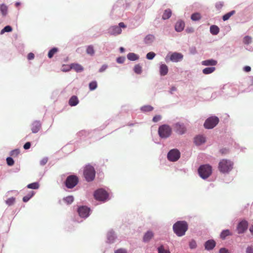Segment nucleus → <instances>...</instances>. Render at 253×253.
Instances as JSON below:
<instances>
[{"label":"nucleus","instance_id":"obj_15","mask_svg":"<svg viewBox=\"0 0 253 253\" xmlns=\"http://www.w3.org/2000/svg\"><path fill=\"white\" fill-rule=\"evenodd\" d=\"M117 239V235L115 231L112 229H109L106 234V242L112 244L115 242Z\"/></svg>","mask_w":253,"mask_h":253},{"label":"nucleus","instance_id":"obj_42","mask_svg":"<svg viewBox=\"0 0 253 253\" xmlns=\"http://www.w3.org/2000/svg\"><path fill=\"white\" fill-rule=\"evenodd\" d=\"M201 14L198 12H195L191 14V19L194 21H197L201 19Z\"/></svg>","mask_w":253,"mask_h":253},{"label":"nucleus","instance_id":"obj_27","mask_svg":"<svg viewBox=\"0 0 253 253\" xmlns=\"http://www.w3.org/2000/svg\"><path fill=\"white\" fill-rule=\"evenodd\" d=\"M155 39V36L152 34L147 35L144 39L143 42L146 44H151Z\"/></svg>","mask_w":253,"mask_h":253},{"label":"nucleus","instance_id":"obj_10","mask_svg":"<svg viewBox=\"0 0 253 253\" xmlns=\"http://www.w3.org/2000/svg\"><path fill=\"white\" fill-rule=\"evenodd\" d=\"M183 59V55L178 52H173L169 53L165 57V61L167 63L171 61L174 63H177L181 61Z\"/></svg>","mask_w":253,"mask_h":253},{"label":"nucleus","instance_id":"obj_52","mask_svg":"<svg viewBox=\"0 0 253 253\" xmlns=\"http://www.w3.org/2000/svg\"><path fill=\"white\" fill-rule=\"evenodd\" d=\"M6 163L9 166H12L14 164V161L13 159L11 157H8L6 159Z\"/></svg>","mask_w":253,"mask_h":253},{"label":"nucleus","instance_id":"obj_47","mask_svg":"<svg viewBox=\"0 0 253 253\" xmlns=\"http://www.w3.org/2000/svg\"><path fill=\"white\" fill-rule=\"evenodd\" d=\"M15 198L13 197L8 198L5 201L6 204L7 205H8V206H11L13 205L15 203Z\"/></svg>","mask_w":253,"mask_h":253},{"label":"nucleus","instance_id":"obj_32","mask_svg":"<svg viewBox=\"0 0 253 253\" xmlns=\"http://www.w3.org/2000/svg\"><path fill=\"white\" fill-rule=\"evenodd\" d=\"M210 31L212 35H217L219 32V28L217 26L212 25L210 27Z\"/></svg>","mask_w":253,"mask_h":253},{"label":"nucleus","instance_id":"obj_61","mask_svg":"<svg viewBox=\"0 0 253 253\" xmlns=\"http://www.w3.org/2000/svg\"><path fill=\"white\" fill-rule=\"evenodd\" d=\"M246 253H253V246H248L246 248Z\"/></svg>","mask_w":253,"mask_h":253},{"label":"nucleus","instance_id":"obj_38","mask_svg":"<svg viewBox=\"0 0 253 253\" xmlns=\"http://www.w3.org/2000/svg\"><path fill=\"white\" fill-rule=\"evenodd\" d=\"M59 51V49L57 47H53L51 48L48 52V57L49 58H52L54 55Z\"/></svg>","mask_w":253,"mask_h":253},{"label":"nucleus","instance_id":"obj_23","mask_svg":"<svg viewBox=\"0 0 253 253\" xmlns=\"http://www.w3.org/2000/svg\"><path fill=\"white\" fill-rule=\"evenodd\" d=\"M202 65L206 66L213 67L217 64V60L213 59H209L202 61Z\"/></svg>","mask_w":253,"mask_h":253},{"label":"nucleus","instance_id":"obj_50","mask_svg":"<svg viewBox=\"0 0 253 253\" xmlns=\"http://www.w3.org/2000/svg\"><path fill=\"white\" fill-rule=\"evenodd\" d=\"M156 56V54L153 52L150 51L147 53L146 57L148 60H152Z\"/></svg>","mask_w":253,"mask_h":253},{"label":"nucleus","instance_id":"obj_63","mask_svg":"<svg viewBox=\"0 0 253 253\" xmlns=\"http://www.w3.org/2000/svg\"><path fill=\"white\" fill-rule=\"evenodd\" d=\"M219 253H230L229 251L225 248H221L219 251Z\"/></svg>","mask_w":253,"mask_h":253},{"label":"nucleus","instance_id":"obj_51","mask_svg":"<svg viewBox=\"0 0 253 253\" xmlns=\"http://www.w3.org/2000/svg\"><path fill=\"white\" fill-rule=\"evenodd\" d=\"M224 94V92L221 91V88L219 91L214 92L212 93L211 98L212 99H215L217 96L219 95H222Z\"/></svg>","mask_w":253,"mask_h":253},{"label":"nucleus","instance_id":"obj_16","mask_svg":"<svg viewBox=\"0 0 253 253\" xmlns=\"http://www.w3.org/2000/svg\"><path fill=\"white\" fill-rule=\"evenodd\" d=\"M248 227V222L246 220L240 221L237 226V232L239 234L244 233Z\"/></svg>","mask_w":253,"mask_h":253},{"label":"nucleus","instance_id":"obj_7","mask_svg":"<svg viewBox=\"0 0 253 253\" xmlns=\"http://www.w3.org/2000/svg\"><path fill=\"white\" fill-rule=\"evenodd\" d=\"M95 173L96 172L93 166L87 165L85 167L84 170V176L87 182L92 181L95 178Z\"/></svg>","mask_w":253,"mask_h":253},{"label":"nucleus","instance_id":"obj_49","mask_svg":"<svg viewBox=\"0 0 253 253\" xmlns=\"http://www.w3.org/2000/svg\"><path fill=\"white\" fill-rule=\"evenodd\" d=\"M158 253H170V252L168 250L165 249L163 245L160 246L157 249Z\"/></svg>","mask_w":253,"mask_h":253},{"label":"nucleus","instance_id":"obj_29","mask_svg":"<svg viewBox=\"0 0 253 253\" xmlns=\"http://www.w3.org/2000/svg\"><path fill=\"white\" fill-rule=\"evenodd\" d=\"M89 134V132L88 131H86L85 130H82L78 132L77 133L76 135L78 137V138H80V139H84L87 136H88Z\"/></svg>","mask_w":253,"mask_h":253},{"label":"nucleus","instance_id":"obj_37","mask_svg":"<svg viewBox=\"0 0 253 253\" xmlns=\"http://www.w3.org/2000/svg\"><path fill=\"white\" fill-rule=\"evenodd\" d=\"M215 70L214 67H208L203 69L202 72L204 74L208 75L213 73Z\"/></svg>","mask_w":253,"mask_h":253},{"label":"nucleus","instance_id":"obj_6","mask_svg":"<svg viewBox=\"0 0 253 253\" xmlns=\"http://www.w3.org/2000/svg\"><path fill=\"white\" fill-rule=\"evenodd\" d=\"M158 132L161 138L167 139L171 135L172 128L169 125L164 124L159 126Z\"/></svg>","mask_w":253,"mask_h":253},{"label":"nucleus","instance_id":"obj_25","mask_svg":"<svg viewBox=\"0 0 253 253\" xmlns=\"http://www.w3.org/2000/svg\"><path fill=\"white\" fill-rule=\"evenodd\" d=\"M79 103V100L78 97L76 95L72 96L69 100V105L71 106H76Z\"/></svg>","mask_w":253,"mask_h":253},{"label":"nucleus","instance_id":"obj_22","mask_svg":"<svg viewBox=\"0 0 253 253\" xmlns=\"http://www.w3.org/2000/svg\"><path fill=\"white\" fill-rule=\"evenodd\" d=\"M185 23L182 20H178L175 23L174 29L177 32H182L184 28Z\"/></svg>","mask_w":253,"mask_h":253},{"label":"nucleus","instance_id":"obj_4","mask_svg":"<svg viewBox=\"0 0 253 253\" xmlns=\"http://www.w3.org/2000/svg\"><path fill=\"white\" fill-rule=\"evenodd\" d=\"M173 232L178 237L183 236L185 234L188 229L187 222L185 220H179L176 221L173 225Z\"/></svg>","mask_w":253,"mask_h":253},{"label":"nucleus","instance_id":"obj_39","mask_svg":"<svg viewBox=\"0 0 253 253\" xmlns=\"http://www.w3.org/2000/svg\"><path fill=\"white\" fill-rule=\"evenodd\" d=\"M235 10H231L229 12H227L222 16V20L223 21L228 20L231 16L233 15L235 13Z\"/></svg>","mask_w":253,"mask_h":253},{"label":"nucleus","instance_id":"obj_3","mask_svg":"<svg viewBox=\"0 0 253 253\" xmlns=\"http://www.w3.org/2000/svg\"><path fill=\"white\" fill-rule=\"evenodd\" d=\"M234 163L230 160L223 159L218 163V169L223 174H228L233 169Z\"/></svg>","mask_w":253,"mask_h":253},{"label":"nucleus","instance_id":"obj_59","mask_svg":"<svg viewBox=\"0 0 253 253\" xmlns=\"http://www.w3.org/2000/svg\"><path fill=\"white\" fill-rule=\"evenodd\" d=\"M189 52L191 54L194 55L197 53V49L196 47L192 46L189 48Z\"/></svg>","mask_w":253,"mask_h":253},{"label":"nucleus","instance_id":"obj_58","mask_svg":"<svg viewBox=\"0 0 253 253\" xmlns=\"http://www.w3.org/2000/svg\"><path fill=\"white\" fill-rule=\"evenodd\" d=\"M48 161V158L47 157H44L42 158L40 162V165L42 166H44Z\"/></svg>","mask_w":253,"mask_h":253},{"label":"nucleus","instance_id":"obj_24","mask_svg":"<svg viewBox=\"0 0 253 253\" xmlns=\"http://www.w3.org/2000/svg\"><path fill=\"white\" fill-rule=\"evenodd\" d=\"M154 237V233L151 230L147 231L146 233H145L143 237V241L144 243L149 242L151 239Z\"/></svg>","mask_w":253,"mask_h":253},{"label":"nucleus","instance_id":"obj_14","mask_svg":"<svg viewBox=\"0 0 253 253\" xmlns=\"http://www.w3.org/2000/svg\"><path fill=\"white\" fill-rule=\"evenodd\" d=\"M174 131L179 135H182L186 131V128L184 124L177 122L174 123L173 126Z\"/></svg>","mask_w":253,"mask_h":253},{"label":"nucleus","instance_id":"obj_35","mask_svg":"<svg viewBox=\"0 0 253 253\" xmlns=\"http://www.w3.org/2000/svg\"><path fill=\"white\" fill-rule=\"evenodd\" d=\"M35 194V192L34 191H30L26 196L23 197L22 200L23 202L26 203L28 202Z\"/></svg>","mask_w":253,"mask_h":253},{"label":"nucleus","instance_id":"obj_28","mask_svg":"<svg viewBox=\"0 0 253 253\" xmlns=\"http://www.w3.org/2000/svg\"><path fill=\"white\" fill-rule=\"evenodd\" d=\"M70 68L74 69L77 73H80L84 70V67L79 63H72L70 65Z\"/></svg>","mask_w":253,"mask_h":253},{"label":"nucleus","instance_id":"obj_18","mask_svg":"<svg viewBox=\"0 0 253 253\" xmlns=\"http://www.w3.org/2000/svg\"><path fill=\"white\" fill-rule=\"evenodd\" d=\"M206 141V137L203 135H197L194 138V142L196 145L200 146Z\"/></svg>","mask_w":253,"mask_h":253},{"label":"nucleus","instance_id":"obj_5","mask_svg":"<svg viewBox=\"0 0 253 253\" xmlns=\"http://www.w3.org/2000/svg\"><path fill=\"white\" fill-rule=\"evenodd\" d=\"M212 167L209 164L201 165L198 169V172L202 179L208 178L212 173Z\"/></svg>","mask_w":253,"mask_h":253},{"label":"nucleus","instance_id":"obj_12","mask_svg":"<svg viewBox=\"0 0 253 253\" xmlns=\"http://www.w3.org/2000/svg\"><path fill=\"white\" fill-rule=\"evenodd\" d=\"M221 91L224 92L226 95H229L233 96L237 92V88L235 85L231 84H224L222 87H221Z\"/></svg>","mask_w":253,"mask_h":253},{"label":"nucleus","instance_id":"obj_55","mask_svg":"<svg viewBox=\"0 0 253 253\" xmlns=\"http://www.w3.org/2000/svg\"><path fill=\"white\" fill-rule=\"evenodd\" d=\"M114 253H127V251L124 248H120L115 250Z\"/></svg>","mask_w":253,"mask_h":253},{"label":"nucleus","instance_id":"obj_54","mask_svg":"<svg viewBox=\"0 0 253 253\" xmlns=\"http://www.w3.org/2000/svg\"><path fill=\"white\" fill-rule=\"evenodd\" d=\"M223 6V2L219 1L215 3V7L218 10H220Z\"/></svg>","mask_w":253,"mask_h":253},{"label":"nucleus","instance_id":"obj_21","mask_svg":"<svg viewBox=\"0 0 253 253\" xmlns=\"http://www.w3.org/2000/svg\"><path fill=\"white\" fill-rule=\"evenodd\" d=\"M42 124L40 121L36 120L32 124L31 130L33 133H36L40 130Z\"/></svg>","mask_w":253,"mask_h":253},{"label":"nucleus","instance_id":"obj_1","mask_svg":"<svg viewBox=\"0 0 253 253\" xmlns=\"http://www.w3.org/2000/svg\"><path fill=\"white\" fill-rule=\"evenodd\" d=\"M130 6V3L127 0H118L113 5L110 13V16L113 19H116L122 17L125 10Z\"/></svg>","mask_w":253,"mask_h":253},{"label":"nucleus","instance_id":"obj_60","mask_svg":"<svg viewBox=\"0 0 253 253\" xmlns=\"http://www.w3.org/2000/svg\"><path fill=\"white\" fill-rule=\"evenodd\" d=\"M108 65L106 64H103L101 68L99 69L98 72L99 73H102L104 72L108 68Z\"/></svg>","mask_w":253,"mask_h":253},{"label":"nucleus","instance_id":"obj_13","mask_svg":"<svg viewBox=\"0 0 253 253\" xmlns=\"http://www.w3.org/2000/svg\"><path fill=\"white\" fill-rule=\"evenodd\" d=\"M180 155V152L177 149H172L168 152L167 159L170 162H174L179 160Z\"/></svg>","mask_w":253,"mask_h":253},{"label":"nucleus","instance_id":"obj_8","mask_svg":"<svg viewBox=\"0 0 253 253\" xmlns=\"http://www.w3.org/2000/svg\"><path fill=\"white\" fill-rule=\"evenodd\" d=\"M79 182L78 176L75 174L68 175L64 181V185L68 189H73Z\"/></svg>","mask_w":253,"mask_h":253},{"label":"nucleus","instance_id":"obj_36","mask_svg":"<svg viewBox=\"0 0 253 253\" xmlns=\"http://www.w3.org/2000/svg\"><path fill=\"white\" fill-rule=\"evenodd\" d=\"M8 7L4 3L0 4V11L3 16H5L7 14Z\"/></svg>","mask_w":253,"mask_h":253},{"label":"nucleus","instance_id":"obj_2","mask_svg":"<svg viewBox=\"0 0 253 253\" xmlns=\"http://www.w3.org/2000/svg\"><path fill=\"white\" fill-rule=\"evenodd\" d=\"M77 211L79 217H75L73 220L77 223H81L89 216L91 213V210L86 206L81 205L78 206Z\"/></svg>","mask_w":253,"mask_h":253},{"label":"nucleus","instance_id":"obj_26","mask_svg":"<svg viewBox=\"0 0 253 253\" xmlns=\"http://www.w3.org/2000/svg\"><path fill=\"white\" fill-rule=\"evenodd\" d=\"M169 71L168 66L165 64H161L160 66V74L162 76L166 75Z\"/></svg>","mask_w":253,"mask_h":253},{"label":"nucleus","instance_id":"obj_11","mask_svg":"<svg viewBox=\"0 0 253 253\" xmlns=\"http://www.w3.org/2000/svg\"><path fill=\"white\" fill-rule=\"evenodd\" d=\"M219 122V118L215 116L208 118L204 122V126L206 129H212L217 126Z\"/></svg>","mask_w":253,"mask_h":253},{"label":"nucleus","instance_id":"obj_43","mask_svg":"<svg viewBox=\"0 0 253 253\" xmlns=\"http://www.w3.org/2000/svg\"><path fill=\"white\" fill-rule=\"evenodd\" d=\"M89 89L90 91L94 90L97 87V83L96 81L90 82L88 84Z\"/></svg>","mask_w":253,"mask_h":253},{"label":"nucleus","instance_id":"obj_45","mask_svg":"<svg viewBox=\"0 0 253 253\" xmlns=\"http://www.w3.org/2000/svg\"><path fill=\"white\" fill-rule=\"evenodd\" d=\"M133 71L136 74H141L142 71L141 66L139 64L135 65V66L133 68Z\"/></svg>","mask_w":253,"mask_h":253},{"label":"nucleus","instance_id":"obj_9","mask_svg":"<svg viewBox=\"0 0 253 253\" xmlns=\"http://www.w3.org/2000/svg\"><path fill=\"white\" fill-rule=\"evenodd\" d=\"M93 196L95 200L104 202L109 200L108 193L102 188L96 190L94 192Z\"/></svg>","mask_w":253,"mask_h":253},{"label":"nucleus","instance_id":"obj_62","mask_svg":"<svg viewBox=\"0 0 253 253\" xmlns=\"http://www.w3.org/2000/svg\"><path fill=\"white\" fill-rule=\"evenodd\" d=\"M31 146V142H26L24 145H23V148L25 150H28L30 148Z\"/></svg>","mask_w":253,"mask_h":253},{"label":"nucleus","instance_id":"obj_30","mask_svg":"<svg viewBox=\"0 0 253 253\" xmlns=\"http://www.w3.org/2000/svg\"><path fill=\"white\" fill-rule=\"evenodd\" d=\"M231 235L232 233L229 229H224L221 232L220 234V238L222 240H224L227 236Z\"/></svg>","mask_w":253,"mask_h":253},{"label":"nucleus","instance_id":"obj_17","mask_svg":"<svg viewBox=\"0 0 253 253\" xmlns=\"http://www.w3.org/2000/svg\"><path fill=\"white\" fill-rule=\"evenodd\" d=\"M122 29L117 25L110 26L108 29V33L111 36H116L122 33Z\"/></svg>","mask_w":253,"mask_h":253},{"label":"nucleus","instance_id":"obj_34","mask_svg":"<svg viewBox=\"0 0 253 253\" xmlns=\"http://www.w3.org/2000/svg\"><path fill=\"white\" fill-rule=\"evenodd\" d=\"M140 109L142 112L146 113L153 111L154 107L150 105H146L141 107Z\"/></svg>","mask_w":253,"mask_h":253},{"label":"nucleus","instance_id":"obj_64","mask_svg":"<svg viewBox=\"0 0 253 253\" xmlns=\"http://www.w3.org/2000/svg\"><path fill=\"white\" fill-rule=\"evenodd\" d=\"M35 57V55L33 53L30 52L27 55V58L29 60H33Z\"/></svg>","mask_w":253,"mask_h":253},{"label":"nucleus","instance_id":"obj_41","mask_svg":"<svg viewBox=\"0 0 253 253\" xmlns=\"http://www.w3.org/2000/svg\"><path fill=\"white\" fill-rule=\"evenodd\" d=\"M39 187L40 185L38 182H33L27 185L28 188L35 190L39 189Z\"/></svg>","mask_w":253,"mask_h":253},{"label":"nucleus","instance_id":"obj_46","mask_svg":"<svg viewBox=\"0 0 253 253\" xmlns=\"http://www.w3.org/2000/svg\"><path fill=\"white\" fill-rule=\"evenodd\" d=\"M12 31V27L10 25H6L0 31V34L2 35L6 32L9 33L11 32Z\"/></svg>","mask_w":253,"mask_h":253},{"label":"nucleus","instance_id":"obj_19","mask_svg":"<svg viewBox=\"0 0 253 253\" xmlns=\"http://www.w3.org/2000/svg\"><path fill=\"white\" fill-rule=\"evenodd\" d=\"M252 42V39L251 37L249 36H246L243 39V43L246 45L245 48L246 49L249 51H252L253 48L251 46H249V44L251 43Z\"/></svg>","mask_w":253,"mask_h":253},{"label":"nucleus","instance_id":"obj_56","mask_svg":"<svg viewBox=\"0 0 253 253\" xmlns=\"http://www.w3.org/2000/svg\"><path fill=\"white\" fill-rule=\"evenodd\" d=\"M125 59L124 56H120L117 58L116 61L119 64H123L124 63Z\"/></svg>","mask_w":253,"mask_h":253},{"label":"nucleus","instance_id":"obj_33","mask_svg":"<svg viewBox=\"0 0 253 253\" xmlns=\"http://www.w3.org/2000/svg\"><path fill=\"white\" fill-rule=\"evenodd\" d=\"M139 58V56L133 52H129L127 54V58L128 60L131 61H134L137 60H138Z\"/></svg>","mask_w":253,"mask_h":253},{"label":"nucleus","instance_id":"obj_40","mask_svg":"<svg viewBox=\"0 0 253 253\" xmlns=\"http://www.w3.org/2000/svg\"><path fill=\"white\" fill-rule=\"evenodd\" d=\"M74 200V197L73 196H68L63 198V201L67 205H71Z\"/></svg>","mask_w":253,"mask_h":253},{"label":"nucleus","instance_id":"obj_44","mask_svg":"<svg viewBox=\"0 0 253 253\" xmlns=\"http://www.w3.org/2000/svg\"><path fill=\"white\" fill-rule=\"evenodd\" d=\"M86 53L91 56H93L94 54L95 51L93 45H89L87 46L86 50Z\"/></svg>","mask_w":253,"mask_h":253},{"label":"nucleus","instance_id":"obj_48","mask_svg":"<svg viewBox=\"0 0 253 253\" xmlns=\"http://www.w3.org/2000/svg\"><path fill=\"white\" fill-rule=\"evenodd\" d=\"M189 246L191 250L195 249L197 248V245L196 241L194 239H192L189 243Z\"/></svg>","mask_w":253,"mask_h":253},{"label":"nucleus","instance_id":"obj_57","mask_svg":"<svg viewBox=\"0 0 253 253\" xmlns=\"http://www.w3.org/2000/svg\"><path fill=\"white\" fill-rule=\"evenodd\" d=\"M161 119H162V117L161 115H155V116H154V117L153 118L152 121L155 123H157V122L160 121L161 120Z\"/></svg>","mask_w":253,"mask_h":253},{"label":"nucleus","instance_id":"obj_20","mask_svg":"<svg viewBox=\"0 0 253 253\" xmlns=\"http://www.w3.org/2000/svg\"><path fill=\"white\" fill-rule=\"evenodd\" d=\"M216 246V242L213 239H210L205 242L204 247L206 250L211 251L214 249Z\"/></svg>","mask_w":253,"mask_h":253},{"label":"nucleus","instance_id":"obj_53","mask_svg":"<svg viewBox=\"0 0 253 253\" xmlns=\"http://www.w3.org/2000/svg\"><path fill=\"white\" fill-rule=\"evenodd\" d=\"M20 153V150L19 149H15L10 151V155L13 157H17Z\"/></svg>","mask_w":253,"mask_h":253},{"label":"nucleus","instance_id":"obj_31","mask_svg":"<svg viewBox=\"0 0 253 253\" xmlns=\"http://www.w3.org/2000/svg\"><path fill=\"white\" fill-rule=\"evenodd\" d=\"M171 10L169 8H167L164 10L162 18L164 20H167L171 17Z\"/></svg>","mask_w":253,"mask_h":253}]
</instances>
